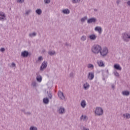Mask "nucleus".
<instances>
[{
	"mask_svg": "<svg viewBox=\"0 0 130 130\" xmlns=\"http://www.w3.org/2000/svg\"><path fill=\"white\" fill-rule=\"evenodd\" d=\"M101 50H102V48L99 45H94L91 48V51L94 54H98Z\"/></svg>",
	"mask_w": 130,
	"mask_h": 130,
	"instance_id": "obj_1",
	"label": "nucleus"
},
{
	"mask_svg": "<svg viewBox=\"0 0 130 130\" xmlns=\"http://www.w3.org/2000/svg\"><path fill=\"white\" fill-rule=\"evenodd\" d=\"M122 39L124 42H129L130 40V34L128 32H125L122 34Z\"/></svg>",
	"mask_w": 130,
	"mask_h": 130,
	"instance_id": "obj_2",
	"label": "nucleus"
},
{
	"mask_svg": "<svg viewBox=\"0 0 130 130\" xmlns=\"http://www.w3.org/2000/svg\"><path fill=\"white\" fill-rule=\"evenodd\" d=\"M95 113L98 116H101L103 115V109L101 107H96L95 111Z\"/></svg>",
	"mask_w": 130,
	"mask_h": 130,
	"instance_id": "obj_3",
	"label": "nucleus"
},
{
	"mask_svg": "<svg viewBox=\"0 0 130 130\" xmlns=\"http://www.w3.org/2000/svg\"><path fill=\"white\" fill-rule=\"evenodd\" d=\"M100 53L101 55H102V56H106V55H107V54L108 53V49L106 47L104 48L103 50L100 51Z\"/></svg>",
	"mask_w": 130,
	"mask_h": 130,
	"instance_id": "obj_4",
	"label": "nucleus"
},
{
	"mask_svg": "<svg viewBox=\"0 0 130 130\" xmlns=\"http://www.w3.org/2000/svg\"><path fill=\"white\" fill-rule=\"evenodd\" d=\"M57 112L59 114H63L66 113V109L62 106H60L57 109Z\"/></svg>",
	"mask_w": 130,
	"mask_h": 130,
	"instance_id": "obj_5",
	"label": "nucleus"
},
{
	"mask_svg": "<svg viewBox=\"0 0 130 130\" xmlns=\"http://www.w3.org/2000/svg\"><path fill=\"white\" fill-rule=\"evenodd\" d=\"M31 55V53L28 52L27 51H24L21 52V56L22 57H28V56H30Z\"/></svg>",
	"mask_w": 130,
	"mask_h": 130,
	"instance_id": "obj_6",
	"label": "nucleus"
},
{
	"mask_svg": "<svg viewBox=\"0 0 130 130\" xmlns=\"http://www.w3.org/2000/svg\"><path fill=\"white\" fill-rule=\"evenodd\" d=\"M45 92H47V94L48 97V99H52V93L50 91V88H48L45 90Z\"/></svg>",
	"mask_w": 130,
	"mask_h": 130,
	"instance_id": "obj_7",
	"label": "nucleus"
},
{
	"mask_svg": "<svg viewBox=\"0 0 130 130\" xmlns=\"http://www.w3.org/2000/svg\"><path fill=\"white\" fill-rule=\"evenodd\" d=\"M47 68V61H44L42 62V65L40 67V71H43V70Z\"/></svg>",
	"mask_w": 130,
	"mask_h": 130,
	"instance_id": "obj_8",
	"label": "nucleus"
},
{
	"mask_svg": "<svg viewBox=\"0 0 130 130\" xmlns=\"http://www.w3.org/2000/svg\"><path fill=\"white\" fill-rule=\"evenodd\" d=\"M58 96L59 97L61 100H64L66 99V96H64V94H63V92H61V91H58Z\"/></svg>",
	"mask_w": 130,
	"mask_h": 130,
	"instance_id": "obj_9",
	"label": "nucleus"
},
{
	"mask_svg": "<svg viewBox=\"0 0 130 130\" xmlns=\"http://www.w3.org/2000/svg\"><path fill=\"white\" fill-rule=\"evenodd\" d=\"M96 22H97V19L94 17L89 18L87 20L88 24H91V23H96Z\"/></svg>",
	"mask_w": 130,
	"mask_h": 130,
	"instance_id": "obj_10",
	"label": "nucleus"
},
{
	"mask_svg": "<svg viewBox=\"0 0 130 130\" xmlns=\"http://www.w3.org/2000/svg\"><path fill=\"white\" fill-rule=\"evenodd\" d=\"M36 75L37 76L36 79H37V82L41 83V82H42V76H41V75L39 74V73H37Z\"/></svg>",
	"mask_w": 130,
	"mask_h": 130,
	"instance_id": "obj_11",
	"label": "nucleus"
},
{
	"mask_svg": "<svg viewBox=\"0 0 130 130\" xmlns=\"http://www.w3.org/2000/svg\"><path fill=\"white\" fill-rule=\"evenodd\" d=\"M5 18H6V14L2 11H0V21L5 20Z\"/></svg>",
	"mask_w": 130,
	"mask_h": 130,
	"instance_id": "obj_12",
	"label": "nucleus"
},
{
	"mask_svg": "<svg viewBox=\"0 0 130 130\" xmlns=\"http://www.w3.org/2000/svg\"><path fill=\"white\" fill-rule=\"evenodd\" d=\"M95 31L99 32V34L102 33V27L100 26H96L94 28Z\"/></svg>",
	"mask_w": 130,
	"mask_h": 130,
	"instance_id": "obj_13",
	"label": "nucleus"
},
{
	"mask_svg": "<svg viewBox=\"0 0 130 130\" xmlns=\"http://www.w3.org/2000/svg\"><path fill=\"white\" fill-rule=\"evenodd\" d=\"M114 68L117 71H121L122 69L119 64H115L114 65Z\"/></svg>",
	"mask_w": 130,
	"mask_h": 130,
	"instance_id": "obj_14",
	"label": "nucleus"
},
{
	"mask_svg": "<svg viewBox=\"0 0 130 130\" xmlns=\"http://www.w3.org/2000/svg\"><path fill=\"white\" fill-rule=\"evenodd\" d=\"M87 78L88 79H89V80H93L94 79V73H89Z\"/></svg>",
	"mask_w": 130,
	"mask_h": 130,
	"instance_id": "obj_15",
	"label": "nucleus"
},
{
	"mask_svg": "<svg viewBox=\"0 0 130 130\" xmlns=\"http://www.w3.org/2000/svg\"><path fill=\"white\" fill-rule=\"evenodd\" d=\"M89 38L90 40H96V38H97V36L94 34H92V35H89Z\"/></svg>",
	"mask_w": 130,
	"mask_h": 130,
	"instance_id": "obj_16",
	"label": "nucleus"
},
{
	"mask_svg": "<svg viewBox=\"0 0 130 130\" xmlns=\"http://www.w3.org/2000/svg\"><path fill=\"white\" fill-rule=\"evenodd\" d=\"M122 94L123 96H129L130 92L127 90H125L122 92Z\"/></svg>",
	"mask_w": 130,
	"mask_h": 130,
	"instance_id": "obj_17",
	"label": "nucleus"
},
{
	"mask_svg": "<svg viewBox=\"0 0 130 130\" xmlns=\"http://www.w3.org/2000/svg\"><path fill=\"white\" fill-rule=\"evenodd\" d=\"M80 105L81 107H82V108H85V107H86V105H87V104H86V101L83 100L81 102Z\"/></svg>",
	"mask_w": 130,
	"mask_h": 130,
	"instance_id": "obj_18",
	"label": "nucleus"
},
{
	"mask_svg": "<svg viewBox=\"0 0 130 130\" xmlns=\"http://www.w3.org/2000/svg\"><path fill=\"white\" fill-rule=\"evenodd\" d=\"M62 13H63V14H65L66 15H68V14H70V10L67 9L63 10L62 11Z\"/></svg>",
	"mask_w": 130,
	"mask_h": 130,
	"instance_id": "obj_19",
	"label": "nucleus"
},
{
	"mask_svg": "<svg viewBox=\"0 0 130 130\" xmlns=\"http://www.w3.org/2000/svg\"><path fill=\"white\" fill-rule=\"evenodd\" d=\"M43 103L44 104H48L49 103V99L47 98L43 99Z\"/></svg>",
	"mask_w": 130,
	"mask_h": 130,
	"instance_id": "obj_20",
	"label": "nucleus"
},
{
	"mask_svg": "<svg viewBox=\"0 0 130 130\" xmlns=\"http://www.w3.org/2000/svg\"><path fill=\"white\" fill-rule=\"evenodd\" d=\"M123 117H124V118H126L127 119H129V118H130V114L129 113L124 114H123Z\"/></svg>",
	"mask_w": 130,
	"mask_h": 130,
	"instance_id": "obj_21",
	"label": "nucleus"
},
{
	"mask_svg": "<svg viewBox=\"0 0 130 130\" xmlns=\"http://www.w3.org/2000/svg\"><path fill=\"white\" fill-rule=\"evenodd\" d=\"M98 64H99V67H105L104 63H103V61L102 60L98 61Z\"/></svg>",
	"mask_w": 130,
	"mask_h": 130,
	"instance_id": "obj_22",
	"label": "nucleus"
},
{
	"mask_svg": "<svg viewBox=\"0 0 130 130\" xmlns=\"http://www.w3.org/2000/svg\"><path fill=\"white\" fill-rule=\"evenodd\" d=\"M36 13L38 15H41V14H42V10H41V9H38L37 10H36Z\"/></svg>",
	"mask_w": 130,
	"mask_h": 130,
	"instance_id": "obj_23",
	"label": "nucleus"
},
{
	"mask_svg": "<svg viewBox=\"0 0 130 130\" xmlns=\"http://www.w3.org/2000/svg\"><path fill=\"white\" fill-rule=\"evenodd\" d=\"M36 35H37V33L35 32H34L32 33H30L29 34V37H34L35 36H36Z\"/></svg>",
	"mask_w": 130,
	"mask_h": 130,
	"instance_id": "obj_24",
	"label": "nucleus"
},
{
	"mask_svg": "<svg viewBox=\"0 0 130 130\" xmlns=\"http://www.w3.org/2000/svg\"><path fill=\"white\" fill-rule=\"evenodd\" d=\"M83 87L85 90L86 89H88V88H89V84H88V82H86V83H85L83 85Z\"/></svg>",
	"mask_w": 130,
	"mask_h": 130,
	"instance_id": "obj_25",
	"label": "nucleus"
},
{
	"mask_svg": "<svg viewBox=\"0 0 130 130\" xmlns=\"http://www.w3.org/2000/svg\"><path fill=\"white\" fill-rule=\"evenodd\" d=\"M48 54H49V55H51V56L54 55V54H55V51H49V52H48Z\"/></svg>",
	"mask_w": 130,
	"mask_h": 130,
	"instance_id": "obj_26",
	"label": "nucleus"
},
{
	"mask_svg": "<svg viewBox=\"0 0 130 130\" xmlns=\"http://www.w3.org/2000/svg\"><path fill=\"white\" fill-rule=\"evenodd\" d=\"M113 74L114 75V76H115V77H117V78L119 77V73H118V72H117V71H115L113 72Z\"/></svg>",
	"mask_w": 130,
	"mask_h": 130,
	"instance_id": "obj_27",
	"label": "nucleus"
},
{
	"mask_svg": "<svg viewBox=\"0 0 130 130\" xmlns=\"http://www.w3.org/2000/svg\"><path fill=\"white\" fill-rule=\"evenodd\" d=\"M80 39L81 41H85L87 39V37L86 36H83Z\"/></svg>",
	"mask_w": 130,
	"mask_h": 130,
	"instance_id": "obj_28",
	"label": "nucleus"
},
{
	"mask_svg": "<svg viewBox=\"0 0 130 130\" xmlns=\"http://www.w3.org/2000/svg\"><path fill=\"white\" fill-rule=\"evenodd\" d=\"M29 130H38V128H37V127L31 126L30 127Z\"/></svg>",
	"mask_w": 130,
	"mask_h": 130,
	"instance_id": "obj_29",
	"label": "nucleus"
},
{
	"mask_svg": "<svg viewBox=\"0 0 130 130\" xmlns=\"http://www.w3.org/2000/svg\"><path fill=\"white\" fill-rule=\"evenodd\" d=\"M37 85V83L36 82V81H32L31 83V86L32 87H36V85Z\"/></svg>",
	"mask_w": 130,
	"mask_h": 130,
	"instance_id": "obj_30",
	"label": "nucleus"
},
{
	"mask_svg": "<svg viewBox=\"0 0 130 130\" xmlns=\"http://www.w3.org/2000/svg\"><path fill=\"white\" fill-rule=\"evenodd\" d=\"M88 68V69H93L94 66L92 64H89Z\"/></svg>",
	"mask_w": 130,
	"mask_h": 130,
	"instance_id": "obj_31",
	"label": "nucleus"
},
{
	"mask_svg": "<svg viewBox=\"0 0 130 130\" xmlns=\"http://www.w3.org/2000/svg\"><path fill=\"white\" fill-rule=\"evenodd\" d=\"M86 20H87V17H84L81 18V21L84 22H85V21H86Z\"/></svg>",
	"mask_w": 130,
	"mask_h": 130,
	"instance_id": "obj_32",
	"label": "nucleus"
},
{
	"mask_svg": "<svg viewBox=\"0 0 130 130\" xmlns=\"http://www.w3.org/2000/svg\"><path fill=\"white\" fill-rule=\"evenodd\" d=\"M81 0H72V3L73 4H77V3H79Z\"/></svg>",
	"mask_w": 130,
	"mask_h": 130,
	"instance_id": "obj_33",
	"label": "nucleus"
},
{
	"mask_svg": "<svg viewBox=\"0 0 130 130\" xmlns=\"http://www.w3.org/2000/svg\"><path fill=\"white\" fill-rule=\"evenodd\" d=\"M44 3L46 4H50V0H44Z\"/></svg>",
	"mask_w": 130,
	"mask_h": 130,
	"instance_id": "obj_34",
	"label": "nucleus"
},
{
	"mask_svg": "<svg viewBox=\"0 0 130 130\" xmlns=\"http://www.w3.org/2000/svg\"><path fill=\"white\" fill-rule=\"evenodd\" d=\"M25 2V0H17V3H19L20 4H23Z\"/></svg>",
	"mask_w": 130,
	"mask_h": 130,
	"instance_id": "obj_35",
	"label": "nucleus"
},
{
	"mask_svg": "<svg viewBox=\"0 0 130 130\" xmlns=\"http://www.w3.org/2000/svg\"><path fill=\"white\" fill-rule=\"evenodd\" d=\"M24 114L26 115H31V112H24Z\"/></svg>",
	"mask_w": 130,
	"mask_h": 130,
	"instance_id": "obj_36",
	"label": "nucleus"
},
{
	"mask_svg": "<svg viewBox=\"0 0 130 130\" xmlns=\"http://www.w3.org/2000/svg\"><path fill=\"white\" fill-rule=\"evenodd\" d=\"M31 12V10H27L26 12H25V14L27 15V16H28V15H29V13Z\"/></svg>",
	"mask_w": 130,
	"mask_h": 130,
	"instance_id": "obj_37",
	"label": "nucleus"
},
{
	"mask_svg": "<svg viewBox=\"0 0 130 130\" xmlns=\"http://www.w3.org/2000/svg\"><path fill=\"white\" fill-rule=\"evenodd\" d=\"M70 77L71 78H74V73L73 72H71L70 74Z\"/></svg>",
	"mask_w": 130,
	"mask_h": 130,
	"instance_id": "obj_38",
	"label": "nucleus"
},
{
	"mask_svg": "<svg viewBox=\"0 0 130 130\" xmlns=\"http://www.w3.org/2000/svg\"><path fill=\"white\" fill-rule=\"evenodd\" d=\"M43 60V58H42V56H40V57H39V58H38V60L39 61H41V60Z\"/></svg>",
	"mask_w": 130,
	"mask_h": 130,
	"instance_id": "obj_39",
	"label": "nucleus"
},
{
	"mask_svg": "<svg viewBox=\"0 0 130 130\" xmlns=\"http://www.w3.org/2000/svg\"><path fill=\"white\" fill-rule=\"evenodd\" d=\"M5 50H6V49H5V48H2L0 49V51H1V52H4Z\"/></svg>",
	"mask_w": 130,
	"mask_h": 130,
	"instance_id": "obj_40",
	"label": "nucleus"
},
{
	"mask_svg": "<svg viewBox=\"0 0 130 130\" xmlns=\"http://www.w3.org/2000/svg\"><path fill=\"white\" fill-rule=\"evenodd\" d=\"M121 2V1H120V0H117L116 3L117 4V6H118V5H119V4H120Z\"/></svg>",
	"mask_w": 130,
	"mask_h": 130,
	"instance_id": "obj_41",
	"label": "nucleus"
},
{
	"mask_svg": "<svg viewBox=\"0 0 130 130\" xmlns=\"http://www.w3.org/2000/svg\"><path fill=\"white\" fill-rule=\"evenodd\" d=\"M11 66L12 68H15L16 67V64L14 62L12 63Z\"/></svg>",
	"mask_w": 130,
	"mask_h": 130,
	"instance_id": "obj_42",
	"label": "nucleus"
},
{
	"mask_svg": "<svg viewBox=\"0 0 130 130\" xmlns=\"http://www.w3.org/2000/svg\"><path fill=\"white\" fill-rule=\"evenodd\" d=\"M127 6L130 7V0L128 1V2H127Z\"/></svg>",
	"mask_w": 130,
	"mask_h": 130,
	"instance_id": "obj_43",
	"label": "nucleus"
},
{
	"mask_svg": "<svg viewBox=\"0 0 130 130\" xmlns=\"http://www.w3.org/2000/svg\"><path fill=\"white\" fill-rule=\"evenodd\" d=\"M65 45H66V46H71V45H70V44H69V43H66Z\"/></svg>",
	"mask_w": 130,
	"mask_h": 130,
	"instance_id": "obj_44",
	"label": "nucleus"
},
{
	"mask_svg": "<svg viewBox=\"0 0 130 130\" xmlns=\"http://www.w3.org/2000/svg\"><path fill=\"white\" fill-rule=\"evenodd\" d=\"M82 130H89V128H87L85 127H83Z\"/></svg>",
	"mask_w": 130,
	"mask_h": 130,
	"instance_id": "obj_45",
	"label": "nucleus"
},
{
	"mask_svg": "<svg viewBox=\"0 0 130 130\" xmlns=\"http://www.w3.org/2000/svg\"><path fill=\"white\" fill-rule=\"evenodd\" d=\"M106 73H107V75L109 74V71H108V69L106 70Z\"/></svg>",
	"mask_w": 130,
	"mask_h": 130,
	"instance_id": "obj_46",
	"label": "nucleus"
},
{
	"mask_svg": "<svg viewBox=\"0 0 130 130\" xmlns=\"http://www.w3.org/2000/svg\"><path fill=\"white\" fill-rule=\"evenodd\" d=\"M21 111H22V112H24V114H25V112H26V111H25V109H22Z\"/></svg>",
	"mask_w": 130,
	"mask_h": 130,
	"instance_id": "obj_47",
	"label": "nucleus"
},
{
	"mask_svg": "<svg viewBox=\"0 0 130 130\" xmlns=\"http://www.w3.org/2000/svg\"><path fill=\"white\" fill-rule=\"evenodd\" d=\"M115 88V86H114V85H112V89H114Z\"/></svg>",
	"mask_w": 130,
	"mask_h": 130,
	"instance_id": "obj_48",
	"label": "nucleus"
},
{
	"mask_svg": "<svg viewBox=\"0 0 130 130\" xmlns=\"http://www.w3.org/2000/svg\"><path fill=\"white\" fill-rule=\"evenodd\" d=\"M45 51H46L45 50V49H43V50H42L43 53H44V52H45Z\"/></svg>",
	"mask_w": 130,
	"mask_h": 130,
	"instance_id": "obj_49",
	"label": "nucleus"
},
{
	"mask_svg": "<svg viewBox=\"0 0 130 130\" xmlns=\"http://www.w3.org/2000/svg\"><path fill=\"white\" fill-rule=\"evenodd\" d=\"M86 118H87V116H84L83 117V119H86Z\"/></svg>",
	"mask_w": 130,
	"mask_h": 130,
	"instance_id": "obj_50",
	"label": "nucleus"
},
{
	"mask_svg": "<svg viewBox=\"0 0 130 130\" xmlns=\"http://www.w3.org/2000/svg\"><path fill=\"white\" fill-rule=\"evenodd\" d=\"M83 117H84V115H82L81 117V119H83Z\"/></svg>",
	"mask_w": 130,
	"mask_h": 130,
	"instance_id": "obj_51",
	"label": "nucleus"
},
{
	"mask_svg": "<svg viewBox=\"0 0 130 130\" xmlns=\"http://www.w3.org/2000/svg\"><path fill=\"white\" fill-rule=\"evenodd\" d=\"M94 12H97V11H98V10H97V9H94Z\"/></svg>",
	"mask_w": 130,
	"mask_h": 130,
	"instance_id": "obj_52",
	"label": "nucleus"
}]
</instances>
